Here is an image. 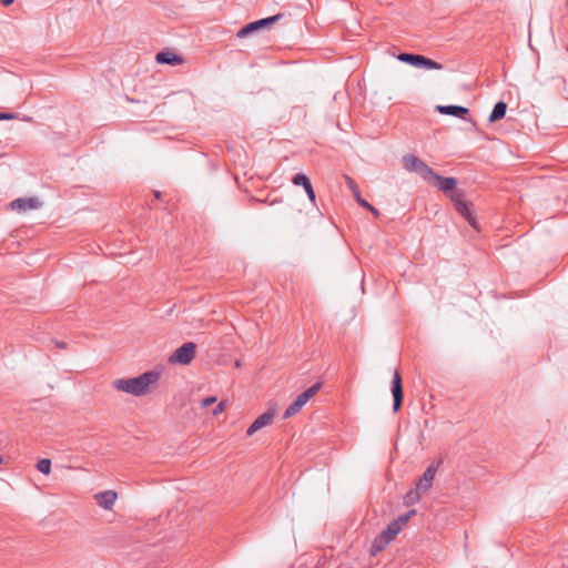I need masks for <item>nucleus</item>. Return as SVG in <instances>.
I'll return each mask as SVG.
<instances>
[{
  "mask_svg": "<svg viewBox=\"0 0 568 568\" xmlns=\"http://www.w3.org/2000/svg\"><path fill=\"white\" fill-rule=\"evenodd\" d=\"M160 373L149 371L135 377L118 378L112 382V387L133 396H144L151 393L153 386L158 384Z\"/></svg>",
  "mask_w": 568,
  "mask_h": 568,
  "instance_id": "f257e3e1",
  "label": "nucleus"
},
{
  "mask_svg": "<svg viewBox=\"0 0 568 568\" xmlns=\"http://www.w3.org/2000/svg\"><path fill=\"white\" fill-rule=\"evenodd\" d=\"M403 164L407 171L418 174L427 182H432V176H435L434 170L414 154L404 155Z\"/></svg>",
  "mask_w": 568,
  "mask_h": 568,
  "instance_id": "f03ea898",
  "label": "nucleus"
},
{
  "mask_svg": "<svg viewBox=\"0 0 568 568\" xmlns=\"http://www.w3.org/2000/svg\"><path fill=\"white\" fill-rule=\"evenodd\" d=\"M196 345L193 342L184 343L176 348L170 356V364L189 365L195 357Z\"/></svg>",
  "mask_w": 568,
  "mask_h": 568,
  "instance_id": "7ed1b4c3",
  "label": "nucleus"
},
{
  "mask_svg": "<svg viewBox=\"0 0 568 568\" xmlns=\"http://www.w3.org/2000/svg\"><path fill=\"white\" fill-rule=\"evenodd\" d=\"M398 60L410 65L424 68L427 70H440L443 68L440 63L420 54L400 53L398 55Z\"/></svg>",
  "mask_w": 568,
  "mask_h": 568,
  "instance_id": "20e7f679",
  "label": "nucleus"
},
{
  "mask_svg": "<svg viewBox=\"0 0 568 568\" xmlns=\"http://www.w3.org/2000/svg\"><path fill=\"white\" fill-rule=\"evenodd\" d=\"M450 201L454 203V206L456 211L465 217V220L475 229H477L476 220L474 215L471 214L470 203H467L464 200V193L463 192H453V194L449 195Z\"/></svg>",
  "mask_w": 568,
  "mask_h": 568,
  "instance_id": "39448f33",
  "label": "nucleus"
},
{
  "mask_svg": "<svg viewBox=\"0 0 568 568\" xmlns=\"http://www.w3.org/2000/svg\"><path fill=\"white\" fill-rule=\"evenodd\" d=\"M282 18V14H275L273 17H268V18H264V19H260V20H256V21H253L248 24H246L245 27H243L242 29L239 30L237 32V37L239 38H244L248 34H251L252 32H255L262 28H266V27H270L272 26L273 23H275L276 21H278L280 19Z\"/></svg>",
  "mask_w": 568,
  "mask_h": 568,
  "instance_id": "423d86ee",
  "label": "nucleus"
},
{
  "mask_svg": "<svg viewBox=\"0 0 568 568\" xmlns=\"http://www.w3.org/2000/svg\"><path fill=\"white\" fill-rule=\"evenodd\" d=\"M392 395L394 398L393 410L396 413L399 410L403 404V385H402V376L398 369L394 372L393 381H392Z\"/></svg>",
  "mask_w": 568,
  "mask_h": 568,
  "instance_id": "0eeeda50",
  "label": "nucleus"
},
{
  "mask_svg": "<svg viewBox=\"0 0 568 568\" xmlns=\"http://www.w3.org/2000/svg\"><path fill=\"white\" fill-rule=\"evenodd\" d=\"M438 466H439V462L433 463L426 468V470L424 471L423 476L419 478V480L416 485L417 490H422V493H426L432 488Z\"/></svg>",
  "mask_w": 568,
  "mask_h": 568,
  "instance_id": "6e6552de",
  "label": "nucleus"
},
{
  "mask_svg": "<svg viewBox=\"0 0 568 568\" xmlns=\"http://www.w3.org/2000/svg\"><path fill=\"white\" fill-rule=\"evenodd\" d=\"M273 418H274L273 410H267V412L263 413L250 425V427L246 430V435L252 436L253 434H255L263 427L270 425L272 423Z\"/></svg>",
  "mask_w": 568,
  "mask_h": 568,
  "instance_id": "1a4fd4ad",
  "label": "nucleus"
},
{
  "mask_svg": "<svg viewBox=\"0 0 568 568\" xmlns=\"http://www.w3.org/2000/svg\"><path fill=\"white\" fill-rule=\"evenodd\" d=\"M432 181H436L438 189L448 196L453 194V192H462L460 190H456L457 181L455 178H445L435 173V176H432Z\"/></svg>",
  "mask_w": 568,
  "mask_h": 568,
  "instance_id": "9d476101",
  "label": "nucleus"
},
{
  "mask_svg": "<svg viewBox=\"0 0 568 568\" xmlns=\"http://www.w3.org/2000/svg\"><path fill=\"white\" fill-rule=\"evenodd\" d=\"M41 202L37 197H21L11 202L12 210L18 212H26L40 207Z\"/></svg>",
  "mask_w": 568,
  "mask_h": 568,
  "instance_id": "9b49d317",
  "label": "nucleus"
},
{
  "mask_svg": "<svg viewBox=\"0 0 568 568\" xmlns=\"http://www.w3.org/2000/svg\"><path fill=\"white\" fill-rule=\"evenodd\" d=\"M292 183L295 185H298V186H303L310 201L313 204H315L316 194H315V191L313 189V185H312L310 179L305 174H303V173L295 174L292 179Z\"/></svg>",
  "mask_w": 568,
  "mask_h": 568,
  "instance_id": "f8f14e48",
  "label": "nucleus"
},
{
  "mask_svg": "<svg viewBox=\"0 0 568 568\" xmlns=\"http://www.w3.org/2000/svg\"><path fill=\"white\" fill-rule=\"evenodd\" d=\"M436 110L440 114L453 115L463 120L469 114V110L462 105H437Z\"/></svg>",
  "mask_w": 568,
  "mask_h": 568,
  "instance_id": "ddd939ff",
  "label": "nucleus"
},
{
  "mask_svg": "<svg viewBox=\"0 0 568 568\" xmlns=\"http://www.w3.org/2000/svg\"><path fill=\"white\" fill-rule=\"evenodd\" d=\"M116 493L113 490H105L95 495L98 505L106 510H111L116 500Z\"/></svg>",
  "mask_w": 568,
  "mask_h": 568,
  "instance_id": "4468645a",
  "label": "nucleus"
},
{
  "mask_svg": "<svg viewBox=\"0 0 568 568\" xmlns=\"http://www.w3.org/2000/svg\"><path fill=\"white\" fill-rule=\"evenodd\" d=\"M155 60L161 64H179L182 62V58L171 51L159 52Z\"/></svg>",
  "mask_w": 568,
  "mask_h": 568,
  "instance_id": "2eb2a0df",
  "label": "nucleus"
},
{
  "mask_svg": "<svg viewBox=\"0 0 568 568\" xmlns=\"http://www.w3.org/2000/svg\"><path fill=\"white\" fill-rule=\"evenodd\" d=\"M390 541H392V539L382 531L374 539L372 548H371V552L373 555H376L377 552L382 551Z\"/></svg>",
  "mask_w": 568,
  "mask_h": 568,
  "instance_id": "dca6fc26",
  "label": "nucleus"
},
{
  "mask_svg": "<svg viewBox=\"0 0 568 568\" xmlns=\"http://www.w3.org/2000/svg\"><path fill=\"white\" fill-rule=\"evenodd\" d=\"M306 403L307 402L305 399H303V397L301 395H298L295 398V400L286 408L283 417L290 418V417L296 415Z\"/></svg>",
  "mask_w": 568,
  "mask_h": 568,
  "instance_id": "f3484780",
  "label": "nucleus"
},
{
  "mask_svg": "<svg viewBox=\"0 0 568 568\" xmlns=\"http://www.w3.org/2000/svg\"><path fill=\"white\" fill-rule=\"evenodd\" d=\"M507 111V104L504 101H498L489 115L490 122H496L498 120H501Z\"/></svg>",
  "mask_w": 568,
  "mask_h": 568,
  "instance_id": "a211bd4d",
  "label": "nucleus"
},
{
  "mask_svg": "<svg viewBox=\"0 0 568 568\" xmlns=\"http://www.w3.org/2000/svg\"><path fill=\"white\" fill-rule=\"evenodd\" d=\"M402 530L403 527L394 519L387 525L383 532L393 540Z\"/></svg>",
  "mask_w": 568,
  "mask_h": 568,
  "instance_id": "6ab92c4d",
  "label": "nucleus"
},
{
  "mask_svg": "<svg viewBox=\"0 0 568 568\" xmlns=\"http://www.w3.org/2000/svg\"><path fill=\"white\" fill-rule=\"evenodd\" d=\"M321 387H322V383L317 382L314 385H312L310 388H307L306 390L301 393L300 395L303 397V399L308 402L312 397H314L318 393Z\"/></svg>",
  "mask_w": 568,
  "mask_h": 568,
  "instance_id": "aec40b11",
  "label": "nucleus"
},
{
  "mask_svg": "<svg viewBox=\"0 0 568 568\" xmlns=\"http://www.w3.org/2000/svg\"><path fill=\"white\" fill-rule=\"evenodd\" d=\"M356 202L362 206L372 212L375 216H379V211L369 204L366 200L361 196V192L356 191Z\"/></svg>",
  "mask_w": 568,
  "mask_h": 568,
  "instance_id": "412c9836",
  "label": "nucleus"
},
{
  "mask_svg": "<svg viewBox=\"0 0 568 568\" xmlns=\"http://www.w3.org/2000/svg\"><path fill=\"white\" fill-rule=\"evenodd\" d=\"M37 469L44 475H49L51 471V460L48 458L40 459L37 463Z\"/></svg>",
  "mask_w": 568,
  "mask_h": 568,
  "instance_id": "4be33fe9",
  "label": "nucleus"
},
{
  "mask_svg": "<svg viewBox=\"0 0 568 568\" xmlns=\"http://www.w3.org/2000/svg\"><path fill=\"white\" fill-rule=\"evenodd\" d=\"M416 514L415 509L408 510L406 514L398 516L395 520L404 528L408 520Z\"/></svg>",
  "mask_w": 568,
  "mask_h": 568,
  "instance_id": "5701e85b",
  "label": "nucleus"
},
{
  "mask_svg": "<svg viewBox=\"0 0 568 568\" xmlns=\"http://www.w3.org/2000/svg\"><path fill=\"white\" fill-rule=\"evenodd\" d=\"M420 494H423L422 490H417V488L408 491L405 497L406 503L408 504V503L418 501L420 499Z\"/></svg>",
  "mask_w": 568,
  "mask_h": 568,
  "instance_id": "b1692460",
  "label": "nucleus"
},
{
  "mask_svg": "<svg viewBox=\"0 0 568 568\" xmlns=\"http://www.w3.org/2000/svg\"><path fill=\"white\" fill-rule=\"evenodd\" d=\"M345 179H346L347 186L352 190L354 197H356V191H359V190H358L355 181L349 176H345Z\"/></svg>",
  "mask_w": 568,
  "mask_h": 568,
  "instance_id": "393cba45",
  "label": "nucleus"
},
{
  "mask_svg": "<svg viewBox=\"0 0 568 568\" xmlns=\"http://www.w3.org/2000/svg\"><path fill=\"white\" fill-rule=\"evenodd\" d=\"M226 408V400H221L213 409V415L214 416H217L219 414H221L222 412H224Z\"/></svg>",
  "mask_w": 568,
  "mask_h": 568,
  "instance_id": "a878e982",
  "label": "nucleus"
},
{
  "mask_svg": "<svg viewBox=\"0 0 568 568\" xmlns=\"http://www.w3.org/2000/svg\"><path fill=\"white\" fill-rule=\"evenodd\" d=\"M216 402L215 396H210L201 400V407L206 408Z\"/></svg>",
  "mask_w": 568,
  "mask_h": 568,
  "instance_id": "bb28decb",
  "label": "nucleus"
},
{
  "mask_svg": "<svg viewBox=\"0 0 568 568\" xmlns=\"http://www.w3.org/2000/svg\"><path fill=\"white\" fill-rule=\"evenodd\" d=\"M16 118L17 115L14 113H0V120H12Z\"/></svg>",
  "mask_w": 568,
  "mask_h": 568,
  "instance_id": "cd10ccee",
  "label": "nucleus"
},
{
  "mask_svg": "<svg viewBox=\"0 0 568 568\" xmlns=\"http://www.w3.org/2000/svg\"><path fill=\"white\" fill-rule=\"evenodd\" d=\"M54 344L59 348H65L67 347V343H64V342L55 341Z\"/></svg>",
  "mask_w": 568,
  "mask_h": 568,
  "instance_id": "c85d7f7f",
  "label": "nucleus"
},
{
  "mask_svg": "<svg viewBox=\"0 0 568 568\" xmlns=\"http://www.w3.org/2000/svg\"><path fill=\"white\" fill-rule=\"evenodd\" d=\"M14 0H0V3L4 4V6H9L13 2Z\"/></svg>",
  "mask_w": 568,
  "mask_h": 568,
  "instance_id": "c756f323",
  "label": "nucleus"
},
{
  "mask_svg": "<svg viewBox=\"0 0 568 568\" xmlns=\"http://www.w3.org/2000/svg\"><path fill=\"white\" fill-rule=\"evenodd\" d=\"M280 202H282V200H274V201L271 202V205H273L275 203H280Z\"/></svg>",
  "mask_w": 568,
  "mask_h": 568,
  "instance_id": "7c9ffc66",
  "label": "nucleus"
},
{
  "mask_svg": "<svg viewBox=\"0 0 568 568\" xmlns=\"http://www.w3.org/2000/svg\"><path fill=\"white\" fill-rule=\"evenodd\" d=\"M155 197H160V192H154Z\"/></svg>",
  "mask_w": 568,
  "mask_h": 568,
  "instance_id": "2f4dec72",
  "label": "nucleus"
},
{
  "mask_svg": "<svg viewBox=\"0 0 568 568\" xmlns=\"http://www.w3.org/2000/svg\"><path fill=\"white\" fill-rule=\"evenodd\" d=\"M0 463H2V457L0 456Z\"/></svg>",
  "mask_w": 568,
  "mask_h": 568,
  "instance_id": "473e14b6",
  "label": "nucleus"
},
{
  "mask_svg": "<svg viewBox=\"0 0 568 568\" xmlns=\"http://www.w3.org/2000/svg\"><path fill=\"white\" fill-rule=\"evenodd\" d=\"M2 156V154L0 153V158Z\"/></svg>",
  "mask_w": 568,
  "mask_h": 568,
  "instance_id": "72a5a7b5",
  "label": "nucleus"
}]
</instances>
